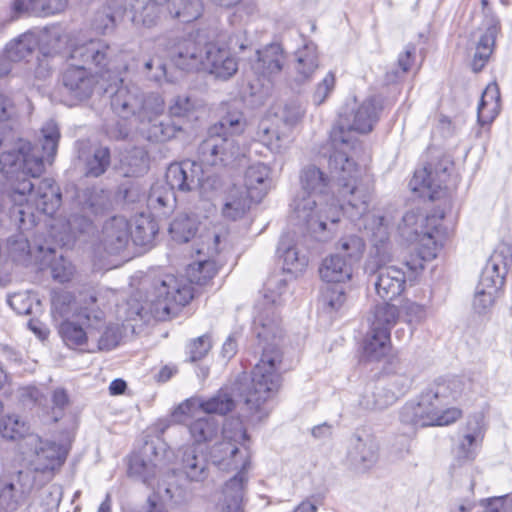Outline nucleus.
<instances>
[{"instance_id": "1", "label": "nucleus", "mask_w": 512, "mask_h": 512, "mask_svg": "<svg viewBox=\"0 0 512 512\" xmlns=\"http://www.w3.org/2000/svg\"><path fill=\"white\" fill-rule=\"evenodd\" d=\"M379 119V111L371 100L364 101L351 114H342L330 132L334 151L328 159V168L336 179L337 195L348 204L367 206L375 190V176L370 161H359L360 142L352 136L370 133Z\"/></svg>"}, {"instance_id": "2", "label": "nucleus", "mask_w": 512, "mask_h": 512, "mask_svg": "<svg viewBox=\"0 0 512 512\" xmlns=\"http://www.w3.org/2000/svg\"><path fill=\"white\" fill-rule=\"evenodd\" d=\"M198 254L206 259L188 264L184 274H165L154 287L155 300L151 312L159 319H167L189 305L199 289L212 284L219 272V265L213 259L220 252V235L206 231L200 235Z\"/></svg>"}, {"instance_id": "3", "label": "nucleus", "mask_w": 512, "mask_h": 512, "mask_svg": "<svg viewBox=\"0 0 512 512\" xmlns=\"http://www.w3.org/2000/svg\"><path fill=\"white\" fill-rule=\"evenodd\" d=\"M464 384L460 380H438L419 395L417 401L407 402L400 411L401 422L420 427H447L459 422L463 409L449 406L462 394Z\"/></svg>"}, {"instance_id": "4", "label": "nucleus", "mask_w": 512, "mask_h": 512, "mask_svg": "<svg viewBox=\"0 0 512 512\" xmlns=\"http://www.w3.org/2000/svg\"><path fill=\"white\" fill-rule=\"evenodd\" d=\"M331 174L334 175L332 172ZM333 177L336 181L335 176ZM299 186L303 196L302 199L296 202L295 210L298 213L302 212L307 221H311L316 217L323 230L326 229V221L337 223L340 220L339 212L331 216L326 213L328 206H332L329 203L330 199L335 197L337 201L342 202V205L354 208V206L338 197L336 188L335 194H333L330 176L314 164L306 165L300 170ZM369 204L370 202L365 207L359 206L355 207V209H361L364 213L367 211Z\"/></svg>"}, {"instance_id": "5", "label": "nucleus", "mask_w": 512, "mask_h": 512, "mask_svg": "<svg viewBox=\"0 0 512 512\" xmlns=\"http://www.w3.org/2000/svg\"><path fill=\"white\" fill-rule=\"evenodd\" d=\"M250 436L241 424L226 426L222 431V439L210 450V458L220 469L238 470L237 474L225 485L230 491L241 492L247 482V472L251 465L249 450Z\"/></svg>"}, {"instance_id": "6", "label": "nucleus", "mask_w": 512, "mask_h": 512, "mask_svg": "<svg viewBox=\"0 0 512 512\" xmlns=\"http://www.w3.org/2000/svg\"><path fill=\"white\" fill-rule=\"evenodd\" d=\"M9 197L18 206L20 220L45 215L53 217L62 205V193L58 184L49 178L42 179L35 186L29 179L22 178L12 183Z\"/></svg>"}, {"instance_id": "7", "label": "nucleus", "mask_w": 512, "mask_h": 512, "mask_svg": "<svg viewBox=\"0 0 512 512\" xmlns=\"http://www.w3.org/2000/svg\"><path fill=\"white\" fill-rule=\"evenodd\" d=\"M284 352L276 344L263 347L260 358L252 370L251 386L246 392L245 402L251 410L258 411L274 398L282 385L281 366Z\"/></svg>"}, {"instance_id": "8", "label": "nucleus", "mask_w": 512, "mask_h": 512, "mask_svg": "<svg viewBox=\"0 0 512 512\" xmlns=\"http://www.w3.org/2000/svg\"><path fill=\"white\" fill-rule=\"evenodd\" d=\"M400 311L393 304H378L374 307L369 330L361 343V358L365 362H379L392 351L391 330L397 324Z\"/></svg>"}, {"instance_id": "9", "label": "nucleus", "mask_w": 512, "mask_h": 512, "mask_svg": "<svg viewBox=\"0 0 512 512\" xmlns=\"http://www.w3.org/2000/svg\"><path fill=\"white\" fill-rule=\"evenodd\" d=\"M238 46L243 52L247 48L245 40L239 35L218 36L204 45L201 70L217 79L228 80L238 71V60L232 50Z\"/></svg>"}, {"instance_id": "10", "label": "nucleus", "mask_w": 512, "mask_h": 512, "mask_svg": "<svg viewBox=\"0 0 512 512\" xmlns=\"http://www.w3.org/2000/svg\"><path fill=\"white\" fill-rule=\"evenodd\" d=\"M451 165L444 154L431 155L426 164L414 172L409 183L411 189L430 200L441 198L446 194Z\"/></svg>"}, {"instance_id": "11", "label": "nucleus", "mask_w": 512, "mask_h": 512, "mask_svg": "<svg viewBox=\"0 0 512 512\" xmlns=\"http://www.w3.org/2000/svg\"><path fill=\"white\" fill-rule=\"evenodd\" d=\"M241 124V119L224 118L219 125L210 128L208 136L200 143L198 154L200 160L210 166H226L236 154L232 140L219 133L225 127L234 128Z\"/></svg>"}, {"instance_id": "12", "label": "nucleus", "mask_w": 512, "mask_h": 512, "mask_svg": "<svg viewBox=\"0 0 512 512\" xmlns=\"http://www.w3.org/2000/svg\"><path fill=\"white\" fill-rule=\"evenodd\" d=\"M0 164L5 173L16 174L14 182L21 180L20 174L38 178L45 171L43 157L36 153V148L30 143L22 145L17 151L3 153Z\"/></svg>"}, {"instance_id": "13", "label": "nucleus", "mask_w": 512, "mask_h": 512, "mask_svg": "<svg viewBox=\"0 0 512 512\" xmlns=\"http://www.w3.org/2000/svg\"><path fill=\"white\" fill-rule=\"evenodd\" d=\"M236 404L230 394L222 390L208 399L190 398L182 402L177 410V415L194 418L200 412L206 414L226 415L234 410Z\"/></svg>"}, {"instance_id": "14", "label": "nucleus", "mask_w": 512, "mask_h": 512, "mask_svg": "<svg viewBox=\"0 0 512 512\" xmlns=\"http://www.w3.org/2000/svg\"><path fill=\"white\" fill-rule=\"evenodd\" d=\"M85 321L65 319L58 326V334L66 347L80 353H94L96 349L90 345L94 329L90 326V317Z\"/></svg>"}, {"instance_id": "15", "label": "nucleus", "mask_w": 512, "mask_h": 512, "mask_svg": "<svg viewBox=\"0 0 512 512\" xmlns=\"http://www.w3.org/2000/svg\"><path fill=\"white\" fill-rule=\"evenodd\" d=\"M102 243L111 254L125 251L132 242V224L123 216H113L102 226Z\"/></svg>"}, {"instance_id": "16", "label": "nucleus", "mask_w": 512, "mask_h": 512, "mask_svg": "<svg viewBox=\"0 0 512 512\" xmlns=\"http://www.w3.org/2000/svg\"><path fill=\"white\" fill-rule=\"evenodd\" d=\"M201 176V168L196 162L184 160L168 166L165 180L171 190L189 192L200 184Z\"/></svg>"}, {"instance_id": "17", "label": "nucleus", "mask_w": 512, "mask_h": 512, "mask_svg": "<svg viewBox=\"0 0 512 512\" xmlns=\"http://www.w3.org/2000/svg\"><path fill=\"white\" fill-rule=\"evenodd\" d=\"M485 424L482 417H469L463 427L455 447L456 455L462 460H473L485 437Z\"/></svg>"}, {"instance_id": "18", "label": "nucleus", "mask_w": 512, "mask_h": 512, "mask_svg": "<svg viewBox=\"0 0 512 512\" xmlns=\"http://www.w3.org/2000/svg\"><path fill=\"white\" fill-rule=\"evenodd\" d=\"M287 55L278 43H270L256 51L255 69L259 77L272 80L284 70Z\"/></svg>"}, {"instance_id": "19", "label": "nucleus", "mask_w": 512, "mask_h": 512, "mask_svg": "<svg viewBox=\"0 0 512 512\" xmlns=\"http://www.w3.org/2000/svg\"><path fill=\"white\" fill-rule=\"evenodd\" d=\"M445 240L418 234L413 248L405 257L406 267L414 273L422 271L427 262L434 260Z\"/></svg>"}, {"instance_id": "20", "label": "nucleus", "mask_w": 512, "mask_h": 512, "mask_svg": "<svg viewBox=\"0 0 512 512\" xmlns=\"http://www.w3.org/2000/svg\"><path fill=\"white\" fill-rule=\"evenodd\" d=\"M40 447L36 450V472L54 475L65 463L69 449L67 446L54 442L43 441L37 437Z\"/></svg>"}, {"instance_id": "21", "label": "nucleus", "mask_w": 512, "mask_h": 512, "mask_svg": "<svg viewBox=\"0 0 512 512\" xmlns=\"http://www.w3.org/2000/svg\"><path fill=\"white\" fill-rule=\"evenodd\" d=\"M405 273L395 266H383L379 268L378 277L375 282L377 295L384 300V303L401 296L405 290Z\"/></svg>"}, {"instance_id": "22", "label": "nucleus", "mask_w": 512, "mask_h": 512, "mask_svg": "<svg viewBox=\"0 0 512 512\" xmlns=\"http://www.w3.org/2000/svg\"><path fill=\"white\" fill-rule=\"evenodd\" d=\"M62 83L75 99L82 101L93 94L96 79L83 66H70L62 73Z\"/></svg>"}, {"instance_id": "23", "label": "nucleus", "mask_w": 512, "mask_h": 512, "mask_svg": "<svg viewBox=\"0 0 512 512\" xmlns=\"http://www.w3.org/2000/svg\"><path fill=\"white\" fill-rule=\"evenodd\" d=\"M271 183V169L263 163L250 165L244 173V187L241 188L251 199L260 203L268 194Z\"/></svg>"}, {"instance_id": "24", "label": "nucleus", "mask_w": 512, "mask_h": 512, "mask_svg": "<svg viewBox=\"0 0 512 512\" xmlns=\"http://www.w3.org/2000/svg\"><path fill=\"white\" fill-rule=\"evenodd\" d=\"M202 49L200 44L193 38L178 40L170 53L173 65L185 71L199 70L202 64Z\"/></svg>"}, {"instance_id": "25", "label": "nucleus", "mask_w": 512, "mask_h": 512, "mask_svg": "<svg viewBox=\"0 0 512 512\" xmlns=\"http://www.w3.org/2000/svg\"><path fill=\"white\" fill-rule=\"evenodd\" d=\"M319 274L325 282L345 283L352 279L353 266L340 254H331L323 259Z\"/></svg>"}, {"instance_id": "26", "label": "nucleus", "mask_w": 512, "mask_h": 512, "mask_svg": "<svg viewBox=\"0 0 512 512\" xmlns=\"http://www.w3.org/2000/svg\"><path fill=\"white\" fill-rule=\"evenodd\" d=\"M501 111V94L496 82L489 83L481 95L477 119L481 126L490 125Z\"/></svg>"}, {"instance_id": "27", "label": "nucleus", "mask_w": 512, "mask_h": 512, "mask_svg": "<svg viewBox=\"0 0 512 512\" xmlns=\"http://www.w3.org/2000/svg\"><path fill=\"white\" fill-rule=\"evenodd\" d=\"M70 0H14L13 9L18 13L51 16L65 11Z\"/></svg>"}, {"instance_id": "28", "label": "nucleus", "mask_w": 512, "mask_h": 512, "mask_svg": "<svg viewBox=\"0 0 512 512\" xmlns=\"http://www.w3.org/2000/svg\"><path fill=\"white\" fill-rule=\"evenodd\" d=\"M499 31L500 25L499 22L496 21L490 25L486 29L485 33L480 37L471 60V68L473 72L478 73L482 71L488 63L491 55L493 54Z\"/></svg>"}, {"instance_id": "29", "label": "nucleus", "mask_w": 512, "mask_h": 512, "mask_svg": "<svg viewBox=\"0 0 512 512\" xmlns=\"http://www.w3.org/2000/svg\"><path fill=\"white\" fill-rule=\"evenodd\" d=\"M178 416L180 421L187 426L191 438L197 444L212 441L218 433V423L210 417H200V414L194 418H186L183 415Z\"/></svg>"}, {"instance_id": "30", "label": "nucleus", "mask_w": 512, "mask_h": 512, "mask_svg": "<svg viewBox=\"0 0 512 512\" xmlns=\"http://www.w3.org/2000/svg\"><path fill=\"white\" fill-rule=\"evenodd\" d=\"M255 204L258 203L241 188L233 187L230 190L228 201L222 207L221 214L227 220L236 221L243 218Z\"/></svg>"}, {"instance_id": "31", "label": "nucleus", "mask_w": 512, "mask_h": 512, "mask_svg": "<svg viewBox=\"0 0 512 512\" xmlns=\"http://www.w3.org/2000/svg\"><path fill=\"white\" fill-rule=\"evenodd\" d=\"M165 11L182 23H190L201 17L203 5L200 0H167Z\"/></svg>"}, {"instance_id": "32", "label": "nucleus", "mask_w": 512, "mask_h": 512, "mask_svg": "<svg viewBox=\"0 0 512 512\" xmlns=\"http://www.w3.org/2000/svg\"><path fill=\"white\" fill-rule=\"evenodd\" d=\"M199 224L200 221L197 215L181 213L170 223L169 233L174 241L186 243L195 237Z\"/></svg>"}, {"instance_id": "33", "label": "nucleus", "mask_w": 512, "mask_h": 512, "mask_svg": "<svg viewBox=\"0 0 512 512\" xmlns=\"http://www.w3.org/2000/svg\"><path fill=\"white\" fill-rule=\"evenodd\" d=\"M159 232L157 221L145 214L135 218L134 228L132 227V243L136 246H148L153 243Z\"/></svg>"}, {"instance_id": "34", "label": "nucleus", "mask_w": 512, "mask_h": 512, "mask_svg": "<svg viewBox=\"0 0 512 512\" xmlns=\"http://www.w3.org/2000/svg\"><path fill=\"white\" fill-rule=\"evenodd\" d=\"M445 215V210L439 208L429 213L421 225L420 234L446 240L453 233L454 228L448 225Z\"/></svg>"}, {"instance_id": "35", "label": "nucleus", "mask_w": 512, "mask_h": 512, "mask_svg": "<svg viewBox=\"0 0 512 512\" xmlns=\"http://www.w3.org/2000/svg\"><path fill=\"white\" fill-rule=\"evenodd\" d=\"M30 434L29 424L18 415L8 414L0 419V435L2 438L17 441Z\"/></svg>"}, {"instance_id": "36", "label": "nucleus", "mask_w": 512, "mask_h": 512, "mask_svg": "<svg viewBox=\"0 0 512 512\" xmlns=\"http://www.w3.org/2000/svg\"><path fill=\"white\" fill-rule=\"evenodd\" d=\"M365 248L364 239L357 235H345L337 243V250L341 253L340 256L344 257L352 265L362 258Z\"/></svg>"}, {"instance_id": "37", "label": "nucleus", "mask_w": 512, "mask_h": 512, "mask_svg": "<svg viewBox=\"0 0 512 512\" xmlns=\"http://www.w3.org/2000/svg\"><path fill=\"white\" fill-rule=\"evenodd\" d=\"M71 58L83 63H93L96 66H105L107 64V53L101 51L94 41L79 45L71 51Z\"/></svg>"}, {"instance_id": "38", "label": "nucleus", "mask_w": 512, "mask_h": 512, "mask_svg": "<svg viewBox=\"0 0 512 512\" xmlns=\"http://www.w3.org/2000/svg\"><path fill=\"white\" fill-rule=\"evenodd\" d=\"M257 337L259 339L274 340L281 336L280 319L274 315L261 313L255 320Z\"/></svg>"}, {"instance_id": "39", "label": "nucleus", "mask_w": 512, "mask_h": 512, "mask_svg": "<svg viewBox=\"0 0 512 512\" xmlns=\"http://www.w3.org/2000/svg\"><path fill=\"white\" fill-rule=\"evenodd\" d=\"M497 289V283L490 276L483 274L477 287L475 302L483 308L492 305Z\"/></svg>"}, {"instance_id": "40", "label": "nucleus", "mask_w": 512, "mask_h": 512, "mask_svg": "<svg viewBox=\"0 0 512 512\" xmlns=\"http://www.w3.org/2000/svg\"><path fill=\"white\" fill-rule=\"evenodd\" d=\"M318 68V57L315 52L305 49L299 53L296 63V71L301 80L309 79Z\"/></svg>"}, {"instance_id": "41", "label": "nucleus", "mask_w": 512, "mask_h": 512, "mask_svg": "<svg viewBox=\"0 0 512 512\" xmlns=\"http://www.w3.org/2000/svg\"><path fill=\"white\" fill-rule=\"evenodd\" d=\"M256 136L259 142L272 148L280 139L277 125L271 119H262L258 125Z\"/></svg>"}, {"instance_id": "42", "label": "nucleus", "mask_w": 512, "mask_h": 512, "mask_svg": "<svg viewBox=\"0 0 512 512\" xmlns=\"http://www.w3.org/2000/svg\"><path fill=\"white\" fill-rule=\"evenodd\" d=\"M110 165V150L100 147L95 150L93 157L88 161L87 175L98 177L102 175Z\"/></svg>"}, {"instance_id": "43", "label": "nucleus", "mask_w": 512, "mask_h": 512, "mask_svg": "<svg viewBox=\"0 0 512 512\" xmlns=\"http://www.w3.org/2000/svg\"><path fill=\"white\" fill-rule=\"evenodd\" d=\"M212 347L210 336L202 335L194 338L188 344V353L192 362L203 359Z\"/></svg>"}, {"instance_id": "44", "label": "nucleus", "mask_w": 512, "mask_h": 512, "mask_svg": "<svg viewBox=\"0 0 512 512\" xmlns=\"http://www.w3.org/2000/svg\"><path fill=\"white\" fill-rule=\"evenodd\" d=\"M195 110V103L191 97L186 95L177 96L169 107V114L172 117H189Z\"/></svg>"}, {"instance_id": "45", "label": "nucleus", "mask_w": 512, "mask_h": 512, "mask_svg": "<svg viewBox=\"0 0 512 512\" xmlns=\"http://www.w3.org/2000/svg\"><path fill=\"white\" fill-rule=\"evenodd\" d=\"M335 84V74L333 72H328L322 79V81L316 86V89L313 94V101L317 105L322 104L333 91Z\"/></svg>"}, {"instance_id": "46", "label": "nucleus", "mask_w": 512, "mask_h": 512, "mask_svg": "<svg viewBox=\"0 0 512 512\" xmlns=\"http://www.w3.org/2000/svg\"><path fill=\"white\" fill-rule=\"evenodd\" d=\"M323 302L330 310H339L346 302V293L337 287H328L323 292Z\"/></svg>"}, {"instance_id": "47", "label": "nucleus", "mask_w": 512, "mask_h": 512, "mask_svg": "<svg viewBox=\"0 0 512 512\" xmlns=\"http://www.w3.org/2000/svg\"><path fill=\"white\" fill-rule=\"evenodd\" d=\"M416 61V47L413 44L407 45L398 55L397 67L402 74L410 72Z\"/></svg>"}, {"instance_id": "48", "label": "nucleus", "mask_w": 512, "mask_h": 512, "mask_svg": "<svg viewBox=\"0 0 512 512\" xmlns=\"http://www.w3.org/2000/svg\"><path fill=\"white\" fill-rule=\"evenodd\" d=\"M283 270L287 273H297L303 268V263L298 257V252L294 246L286 247L282 254Z\"/></svg>"}, {"instance_id": "49", "label": "nucleus", "mask_w": 512, "mask_h": 512, "mask_svg": "<svg viewBox=\"0 0 512 512\" xmlns=\"http://www.w3.org/2000/svg\"><path fill=\"white\" fill-rule=\"evenodd\" d=\"M17 501L15 499V485L13 483H5L0 490V511L14 510Z\"/></svg>"}, {"instance_id": "50", "label": "nucleus", "mask_w": 512, "mask_h": 512, "mask_svg": "<svg viewBox=\"0 0 512 512\" xmlns=\"http://www.w3.org/2000/svg\"><path fill=\"white\" fill-rule=\"evenodd\" d=\"M59 138L60 133L57 129H52L51 132L44 135L42 149L47 151V161L49 163H52L56 156Z\"/></svg>"}, {"instance_id": "51", "label": "nucleus", "mask_w": 512, "mask_h": 512, "mask_svg": "<svg viewBox=\"0 0 512 512\" xmlns=\"http://www.w3.org/2000/svg\"><path fill=\"white\" fill-rule=\"evenodd\" d=\"M16 115V105L11 97L0 93V122H6Z\"/></svg>"}, {"instance_id": "52", "label": "nucleus", "mask_w": 512, "mask_h": 512, "mask_svg": "<svg viewBox=\"0 0 512 512\" xmlns=\"http://www.w3.org/2000/svg\"><path fill=\"white\" fill-rule=\"evenodd\" d=\"M74 272L75 268L71 263H58L52 268L54 279L61 283L69 282L72 279Z\"/></svg>"}, {"instance_id": "53", "label": "nucleus", "mask_w": 512, "mask_h": 512, "mask_svg": "<svg viewBox=\"0 0 512 512\" xmlns=\"http://www.w3.org/2000/svg\"><path fill=\"white\" fill-rule=\"evenodd\" d=\"M178 373V368L175 365H164L160 368L155 376V380L158 383L168 382L174 375Z\"/></svg>"}, {"instance_id": "54", "label": "nucleus", "mask_w": 512, "mask_h": 512, "mask_svg": "<svg viewBox=\"0 0 512 512\" xmlns=\"http://www.w3.org/2000/svg\"><path fill=\"white\" fill-rule=\"evenodd\" d=\"M52 403L54 407L64 409L69 404V397L65 390H55L52 395Z\"/></svg>"}, {"instance_id": "55", "label": "nucleus", "mask_w": 512, "mask_h": 512, "mask_svg": "<svg viewBox=\"0 0 512 512\" xmlns=\"http://www.w3.org/2000/svg\"><path fill=\"white\" fill-rule=\"evenodd\" d=\"M224 358L230 359L237 353V342L233 338H228L221 349Z\"/></svg>"}, {"instance_id": "56", "label": "nucleus", "mask_w": 512, "mask_h": 512, "mask_svg": "<svg viewBox=\"0 0 512 512\" xmlns=\"http://www.w3.org/2000/svg\"><path fill=\"white\" fill-rule=\"evenodd\" d=\"M127 389V384L123 379H114L109 385V393L111 395H121Z\"/></svg>"}, {"instance_id": "57", "label": "nucleus", "mask_w": 512, "mask_h": 512, "mask_svg": "<svg viewBox=\"0 0 512 512\" xmlns=\"http://www.w3.org/2000/svg\"><path fill=\"white\" fill-rule=\"evenodd\" d=\"M183 465L187 473L197 469V457L193 452H185L183 455Z\"/></svg>"}, {"instance_id": "58", "label": "nucleus", "mask_w": 512, "mask_h": 512, "mask_svg": "<svg viewBox=\"0 0 512 512\" xmlns=\"http://www.w3.org/2000/svg\"><path fill=\"white\" fill-rule=\"evenodd\" d=\"M291 512H317V505L307 498L301 501Z\"/></svg>"}, {"instance_id": "59", "label": "nucleus", "mask_w": 512, "mask_h": 512, "mask_svg": "<svg viewBox=\"0 0 512 512\" xmlns=\"http://www.w3.org/2000/svg\"><path fill=\"white\" fill-rule=\"evenodd\" d=\"M23 298H24V296L22 294H15V295L11 296L9 299V303H10L11 307L13 309L17 310V312L20 314L29 312V307L24 308V309L17 308V304L22 302Z\"/></svg>"}, {"instance_id": "60", "label": "nucleus", "mask_w": 512, "mask_h": 512, "mask_svg": "<svg viewBox=\"0 0 512 512\" xmlns=\"http://www.w3.org/2000/svg\"><path fill=\"white\" fill-rule=\"evenodd\" d=\"M112 501L111 495L108 493L105 499L101 502L97 512H111Z\"/></svg>"}, {"instance_id": "61", "label": "nucleus", "mask_w": 512, "mask_h": 512, "mask_svg": "<svg viewBox=\"0 0 512 512\" xmlns=\"http://www.w3.org/2000/svg\"><path fill=\"white\" fill-rule=\"evenodd\" d=\"M154 200L157 201L161 206H165V202H164L163 198L160 196L155 197V193H152L150 195V201H154Z\"/></svg>"}, {"instance_id": "62", "label": "nucleus", "mask_w": 512, "mask_h": 512, "mask_svg": "<svg viewBox=\"0 0 512 512\" xmlns=\"http://www.w3.org/2000/svg\"><path fill=\"white\" fill-rule=\"evenodd\" d=\"M152 67H153V61H152V60H149V61H147V62L145 63V68H146L147 70H151V69H152Z\"/></svg>"}, {"instance_id": "63", "label": "nucleus", "mask_w": 512, "mask_h": 512, "mask_svg": "<svg viewBox=\"0 0 512 512\" xmlns=\"http://www.w3.org/2000/svg\"><path fill=\"white\" fill-rule=\"evenodd\" d=\"M481 4H482L483 9H485L488 6V1L487 0H481Z\"/></svg>"}, {"instance_id": "64", "label": "nucleus", "mask_w": 512, "mask_h": 512, "mask_svg": "<svg viewBox=\"0 0 512 512\" xmlns=\"http://www.w3.org/2000/svg\"><path fill=\"white\" fill-rule=\"evenodd\" d=\"M29 325H30L31 329H32L35 333H38L37 329H36V328H34V327H32V324H31V323H30Z\"/></svg>"}]
</instances>
